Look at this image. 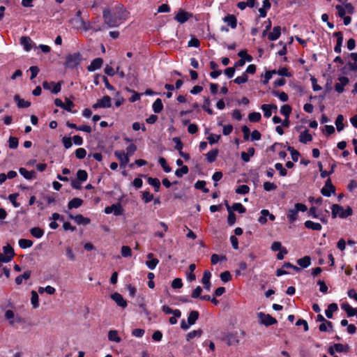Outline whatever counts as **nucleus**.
<instances>
[{
	"instance_id": "nucleus-1",
	"label": "nucleus",
	"mask_w": 357,
	"mask_h": 357,
	"mask_svg": "<svg viewBox=\"0 0 357 357\" xmlns=\"http://www.w3.org/2000/svg\"><path fill=\"white\" fill-rule=\"evenodd\" d=\"M102 17L108 27H116L124 20L121 8L119 10L116 8L113 12H111L109 8H105L103 10Z\"/></svg>"
},
{
	"instance_id": "nucleus-2",
	"label": "nucleus",
	"mask_w": 357,
	"mask_h": 357,
	"mask_svg": "<svg viewBox=\"0 0 357 357\" xmlns=\"http://www.w3.org/2000/svg\"><path fill=\"white\" fill-rule=\"evenodd\" d=\"M332 210V215L333 218H335L337 215L342 218H347L350 216L353 213V211L351 207L347 206L346 209H344L340 205L333 204L331 206Z\"/></svg>"
},
{
	"instance_id": "nucleus-3",
	"label": "nucleus",
	"mask_w": 357,
	"mask_h": 357,
	"mask_svg": "<svg viewBox=\"0 0 357 357\" xmlns=\"http://www.w3.org/2000/svg\"><path fill=\"white\" fill-rule=\"evenodd\" d=\"M307 209V206L301 203H297L295 204L294 208H290L287 214V218L290 222H295L298 218V211L305 212Z\"/></svg>"
},
{
	"instance_id": "nucleus-4",
	"label": "nucleus",
	"mask_w": 357,
	"mask_h": 357,
	"mask_svg": "<svg viewBox=\"0 0 357 357\" xmlns=\"http://www.w3.org/2000/svg\"><path fill=\"white\" fill-rule=\"evenodd\" d=\"M82 55L79 52L70 54L66 56L65 66L69 68H76L81 62Z\"/></svg>"
},
{
	"instance_id": "nucleus-5",
	"label": "nucleus",
	"mask_w": 357,
	"mask_h": 357,
	"mask_svg": "<svg viewBox=\"0 0 357 357\" xmlns=\"http://www.w3.org/2000/svg\"><path fill=\"white\" fill-rule=\"evenodd\" d=\"M257 317L260 320V323L265 326H271L277 323V320L268 314L259 312Z\"/></svg>"
},
{
	"instance_id": "nucleus-6",
	"label": "nucleus",
	"mask_w": 357,
	"mask_h": 357,
	"mask_svg": "<svg viewBox=\"0 0 357 357\" xmlns=\"http://www.w3.org/2000/svg\"><path fill=\"white\" fill-rule=\"evenodd\" d=\"M43 87L44 89L50 90L52 93L56 94L60 92L61 89V83H55L54 82H48L45 81L43 83Z\"/></svg>"
},
{
	"instance_id": "nucleus-7",
	"label": "nucleus",
	"mask_w": 357,
	"mask_h": 357,
	"mask_svg": "<svg viewBox=\"0 0 357 357\" xmlns=\"http://www.w3.org/2000/svg\"><path fill=\"white\" fill-rule=\"evenodd\" d=\"M336 9L338 12V15L340 17L345 16L346 13H353L354 7L351 3H345L343 5H337Z\"/></svg>"
},
{
	"instance_id": "nucleus-8",
	"label": "nucleus",
	"mask_w": 357,
	"mask_h": 357,
	"mask_svg": "<svg viewBox=\"0 0 357 357\" xmlns=\"http://www.w3.org/2000/svg\"><path fill=\"white\" fill-rule=\"evenodd\" d=\"M123 209L119 204H112L105 208L106 214L113 213L114 215H121L123 214Z\"/></svg>"
},
{
	"instance_id": "nucleus-9",
	"label": "nucleus",
	"mask_w": 357,
	"mask_h": 357,
	"mask_svg": "<svg viewBox=\"0 0 357 357\" xmlns=\"http://www.w3.org/2000/svg\"><path fill=\"white\" fill-rule=\"evenodd\" d=\"M111 98L108 96H105L100 100H98L96 103L93 104V108H108L111 107Z\"/></svg>"
},
{
	"instance_id": "nucleus-10",
	"label": "nucleus",
	"mask_w": 357,
	"mask_h": 357,
	"mask_svg": "<svg viewBox=\"0 0 357 357\" xmlns=\"http://www.w3.org/2000/svg\"><path fill=\"white\" fill-rule=\"evenodd\" d=\"M114 155L120 161V166L125 168L126 165L129 162V157L123 151H115Z\"/></svg>"
},
{
	"instance_id": "nucleus-11",
	"label": "nucleus",
	"mask_w": 357,
	"mask_h": 357,
	"mask_svg": "<svg viewBox=\"0 0 357 357\" xmlns=\"http://www.w3.org/2000/svg\"><path fill=\"white\" fill-rule=\"evenodd\" d=\"M335 192V188L331 183V178H328L325 185L322 188L321 192L324 196L330 197L332 192Z\"/></svg>"
},
{
	"instance_id": "nucleus-12",
	"label": "nucleus",
	"mask_w": 357,
	"mask_h": 357,
	"mask_svg": "<svg viewBox=\"0 0 357 357\" xmlns=\"http://www.w3.org/2000/svg\"><path fill=\"white\" fill-rule=\"evenodd\" d=\"M211 273L209 271L206 270L204 272L203 277L202 279V282L204 285V289L209 291L211 290Z\"/></svg>"
},
{
	"instance_id": "nucleus-13",
	"label": "nucleus",
	"mask_w": 357,
	"mask_h": 357,
	"mask_svg": "<svg viewBox=\"0 0 357 357\" xmlns=\"http://www.w3.org/2000/svg\"><path fill=\"white\" fill-rule=\"evenodd\" d=\"M338 81L335 85V89L337 92L341 93L344 91V86L349 83V79L346 77H340Z\"/></svg>"
},
{
	"instance_id": "nucleus-14",
	"label": "nucleus",
	"mask_w": 357,
	"mask_h": 357,
	"mask_svg": "<svg viewBox=\"0 0 357 357\" xmlns=\"http://www.w3.org/2000/svg\"><path fill=\"white\" fill-rule=\"evenodd\" d=\"M103 63V60L101 58H96L93 59L90 65L87 67V70L89 72H93L98 69H100Z\"/></svg>"
},
{
	"instance_id": "nucleus-15",
	"label": "nucleus",
	"mask_w": 357,
	"mask_h": 357,
	"mask_svg": "<svg viewBox=\"0 0 357 357\" xmlns=\"http://www.w3.org/2000/svg\"><path fill=\"white\" fill-rule=\"evenodd\" d=\"M111 298L119 306L123 308H125L127 306V302L120 294L117 292L114 293L112 294Z\"/></svg>"
},
{
	"instance_id": "nucleus-16",
	"label": "nucleus",
	"mask_w": 357,
	"mask_h": 357,
	"mask_svg": "<svg viewBox=\"0 0 357 357\" xmlns=\"http://www.w3.org/2000/svg\"><path fill=\"white\" fill-rule=\"evenodd\" d=\"M225 340L229 346L237 345L239 343L237 333H228Z\"/></svg>"
},
{
	"instance_id": "nucleus-17",
	"label": "nucleus",
	"mask_w": 357,
	"mask_h": 357,
	"mask_svg": "<svg viewBox=\"0 0 357 357\" xmlns=\"http://www.w3.org/2000/svg\"><path fill=\"white\" fill-rule=\"evenodd\" d=\"M70 218L77 224V225H89L91 222V220L88 218L84 217L82 215H77L75 216L70 215Z\"/></svg>"
},
{
	"instance_id": "nucleus-18",
	"label": "nucleus",
	"mask_w": 357,
	"mask_h": 357,
	"mask_svg": "<svg viewBox=\"0 0 357 357\" xmlns=\"http://www.w3.org/2000/svg\"><path fill=\"white\" fill-rule=\"evenodd\" d=\"M333 36L337 38V44L334 47V51L337 53H340L343 42V35L341 32H335Z\"/></svg>"
},
{
	"instance_id": "nucleus-19",
	"label": "nucleus",
	"mask_w": 357,
	"mask_h": 357,
	"mask_svg": "<svg viewBox=\"0 0 357 357\" xmlns=\"http://www.w3.org/2000/svg\"><path fill=\"white\" fill-rule=\"evenodd\" d=\"M312 140V136L307 130L301 132L299 135V142L303 144H307Z\"/></svg>"
},
{
	"instance_id": "nucleus-20",
	"label": "nucleus",
	"mask_w": 357,
	"mask_h": 357,
	"mask_svg": "<svg viewBox=\"0 0 357 357\" xmlns=\"http://www.w3.org/2000/svg\"><path fill=\"white\" fill-rule=\"evenodd\" d=\"M280 35H281L280 26H275L273 29V31L268 34V40H270L271 41H274V40H276L277 39H278L280 38Z\"/></svg>"
},
{
	"instance_id": "nucleus-21",
	"label": "nucleus",
	"mask_w": 357,
	"mask_h": 357,
	"mask_svg": "<svg viewBox=\"0 0 357 357\" xmlns=\"http://www.w3.org/2000/svg\"><path fill=\"white\" fill-rule=\"evenodd\" d=\"M223 21L228 24L231 29H235L237 26L236 17L233 15H227L223 19Z\"/></svg>"
},
{
	"instance_id": "nucleus-22",
	"label": "nucleus",
	"mask_w": 357,
	"mask_h": 357,
	"mask_svg": "<svg viewBox=\"0 0 357 357\" xmlns=\"http://www.w3.org/2000/svg\"><path fill=\"white\" fill-rule=\"evenodd\" d=\"M32 40L28 36H23L20 39V44L23 46L25 51L29 52L31 49Z\"/></svg>"
},
{
	"instance_id": "nucleus-23",
	"label": "nucleus",
	"mask_w": 357,
	"mask_h": 357,
	"mask_svg": "<svg viewBox=\"0 0 357 357\" xmlns=\"http://www.w3.org/2000/svg\"><path fill=\"white\" fill-rule=\"evenodd\" d=\"M108 340L116 343H119L121 342V338L119 336V333L116 330L109 331Z\"/></svg>"
},
{
	"instance_id": "nucleus-24",
	"label": "nucleus",
	"mask_w": 357,
	"mask_h": 357,
	"mask_svg": "<svg viewBox=\"0 0 357 357\" xmlns=\"http://www.w3.org/2000/svg\"><path fill=\"white\" fill-rule=\"evenodd\" d=\"M255 150L252 147H250L248 149L247 152H242L241 154V159L244 162H249L250 160V158L252 157L255 155Z\"/></svg>"
},
{
	"instance_id": "nucleus-25",
	"label": "nucleus",
	"mask_w": 357,
	"mask_h": 357,
	"mask_svg": "<svg viewBox=\"0 0 357 357\" xmlns=\"http://www.w3.org/2000/svg\"><path fill=\"white\" fill-rule=\"evenodd\" d=\"M19 172L26 179L31 180L36 178V172L34 171H28L25 168H20Z\"/></svg>"
},
{
	"instance_id": "nucleus-26",
	"label": "nucleus",
	"mask_w": 357,
	"mask_h": 357,
	"mask_svg": "<svg viewBox=\"0 0 357 357\" xmlns=\"http://www.w3.org/2000/svg\"><path fill=\"white\" fill-rule=\"evenodd\" d=\"M304 225L306 228L314 231H320L322 228V226L320 223L314 222L311 220L305 221Z\"/></svg>"
},
{
	"instance_id": "nucleus-27",
	"label": "nucleus",
	"mask_w": 357,
	"mask_h": 357,
	"mask_svg": "<svg viewBox=\"0 0 357 357\" xmlns=\"http://www.w3.org/2000/svg\"><path fill=\"white\" fill-rule=\"evenodd\" d=\"M14 100L17 103V107L20 108L28 107L31 105L30 102L26 101L21 98L19 95H15L14 96Z\"/></svg>"
},
{
	"instance_id": "nucleus-28",
	"label": "nucleus",
	"mask_w": 357,
	"mask_h": 357,
	"mask_svg": "<svg viewBox=\"0 0 357 357\" xmlns=\"http://www.w3.org/2000/svg\"><path fill=\"white\" fill-rule=\"evenodd\" d=\"M83 204V200L80 198H73L68 204L69 209L77 208Z\"/></svg>"
},
{
	"instance_id": "nucleus-29",
	"label": "nucleus",
	"mask_w": 357,
	"mask_h": 357,
	"mask_svg": "<svg viewBox=\"0 0 357 357\" xmlns=\"http://www.w3.org/2000/svg\"><path fill=\"white\" fill-rule=\"evenodd\" d=\"M189 14L184 11H179L175 16V20L180 23H184L189 19Z\"/></svg>"
},
{
	"instance_id": "nucleus-30",
	"label": "nucleus",
	"mask_w": 357,
	"mask_h": 357,
	"mask_svg": "<svg viewBox=\"0 0 357 357\" xmlns=\"http://www.w3.org/2000/svg\"><path fill=\"white\" fill-rule=\"evenodd\" d=\"M341 307L347 312L348 317H353L356 314L355 308L352 307L349 303H343Z\"/></svg>"
},
{
	"instance_id": "nucleus-31",
	"label": "nucleus",
	"mask_w": 357,
	"mask_h": 357,
	"mask_svg": "<svg viewBox=\"0 0 357 357\" xmlns=\"http://www.w3.org/2000/svg\"><path fill=\"white\" fill-rule=\"evenodd\" d=\"M337 308V305L336 303L330 304L327 309L325 310L326 316L328 318L331 319L333 317V313L335 312Z\"/></svg>"
},
{
	"instance_id": "nucleus-32",
	"label": "nucleus",
	"mask_w": 357,
	"mask_h": 357,
	"mask_svg": "<svg viewBox=\"0 0 357 357\" xmlns=\"http://www.w3.org/2000/svg\"><path fill=\"white\" fill-rule=\"evenodd\" d=\"M152 108L155 113H160L163 109L161 99L157 98L153 103Z\"/></svg>"
},
{
	"instance_id": "nucleus-33",
	"label": "nucleus",
	"mask_w": 357,
	"mask_h": 357,
	"mask_svg": "<svg viewBox=\"0 0 357 357\" xmlns=\"http://www.w3.org/2000/svg\"><path fill=\"white\" fill-rule=\"evenodd\" d=\"M162 309L165 314H173L174 315L178 317H180L181 316V312L179 310H172L167 305H163Z\"/></svg>"
},
{
	"instance_id": "nucleus-34",
	"label": "nucleus",
	"mask_w": 357,
	"mask_h": 357,
	"mask_svg": "<svg viewBox=\"0 0 357 357\" xmlns=\"http://www.w3.org/2000/svg\"><path fill=\"white\" fill-rule=\"evenodd\" d=\"M202 335V331L201 329L190 331L186 335V340L190 341L195 337H199Z\"/></svg>"
},
{
	"instance_id": "nucleus-35",
	"label": "nucleus",
	"mask_w": 357,
	"mask_h": 357,
	"mask_svg": "<svg viewBox=\"0 0 357 357\" xmlns=\"http://www.w3.org/2000/svg\"><path fill=\"white\" fill-rule=\"evenodd\" d=\"M31 276V271H26L22 275L17 276L15 278V282L17 284H21L22 283L23 280H28Z\"/></svg>"
},
{
	"instance_id": "nucleus-36",
	"label": "nucleus",
	"mask_w": 357,
	"mask_h": 357,
	"mask_svg": "<svg viewBox=\"0 0 357 357\" xmlns=\"http://www.w3.org/2000/svg\"><path fill=\"white\" fill-rule=\"evenodd\" d=\"M30 232L33 236L37 238H40L44 235V231L37 227L31 228Z\"/></svg>"
},
{
	"instance_id": "nucleus-37",
	"label": "nucleus",
	"mask_w": 357,
	"mask_h": 357,
	"mask_svg": "<svg viewBox=\"0 0 357 357\" xmlns=\"http://www.w3.org/2000/svg\"><path fill=\"white\" fill-rule=\"evenodd\" d=\"M31 303L33 308H37L39 306V298L36 291H31Z\"/></svg>"
},
{
	"instance_id": "nucleus-38",
	"label": "nucleus",
	"mask_w": 357,
	"mask_h": 357,
	"mask_svg": "<svg viewBox=\"0 0 357 357\" xmlns=\"http://www.w3.org/2000/svg\"><path fill=\"white\" fill-rule=\"evenodd\" d=\"M297 262L300 266L303 268H307L310 265L311 259L310 257L306 256L298 259Z\"/></svg>"
},
{
	"instance_id": "nucleus-39",
	"label": "nucleus",
	"mask_w": 357,
	"mask_h": 357,
	"mask_svg": "<svg viewBox=\"0 0 357 357\" xmlns=\"http://www.w3.org/2000/svg\"><path fill=\"white\" fill-rule=\"evenodd\" d=\"M261 109L264 115L266 118H269L272 114V106L270 104H264L261 105Z\"/></svg>"
},
{
	"instance_id": "nucleus-40",
	"label": "nucleus",
	"mask_w": 357,
	"mask_h": 357,
	"mask_svg": "<svg viewBox=\"0 0 357 357\" xmlns=\"http://www.w3.org/2000/svg\"><path fill=\"white\" fill-rule=\"evenodd\" d=\"M198 317H199V312L197 311L193 310V311L190 312V313L189 314V316L188 317V322L190 324L193 325L197 320Z\"/></svg>"
},
{
	"instance_id": "nucleus-41",
	"label": "nucleus",
	"mask_w": 357,
	"mask_h": 357,
	"mask_svg": "<svg viewBox=\"0 0 357 357\" xmlns=\"http://www.w3.org/2000/svg\"><path fill=\"white\" fill-rule=\"evenodd\" d=\"M218 151L217 149H213L208 151L206 154V159L209 162H213L216 160Z\"/></svg>"
},
{
	"instance_id": "nucleus-42",
	"label": "nucleus",
	"mask_w": 357,
	"mask_h": 357,
	"mask_svg": "<svg viewBox=\"0 0 357 357\" xmlns=\"http://www.w3.org/2000/svg\"><path fill=\"white\" fill-rule=\"evenodd\" d=\"M19 245L22 249L30 248L33 245V241L29 239L21 238L19 240Z\"/></svg>"
},
{
	"instance_id": "nucleus-43",
	"label": "nucleus",
	"mask_w": 357,
	"mask_h": 357,
	"mask_svg": "<svg viewBox=\"0 0 357 357\" xmlns=\"http://www.w3.org/2000/svg\"><path fill=\"white\" fill-rule=\"evenodd\" d=\"M344 116L342 114H339L337 116L336 121H335V126L337 128V130L338 132L342 131L344 129Z\"/></svg>"
},
{
	"instance_id": "nucleus-44",
	"label": "nucleus",
	"mask_w": 357,
	"mask_h": 357,
	"mask_svg": "<svg viewBox=\"0 0 357 357\" xmlns=\"http://www.w3.org/2000/svg\"><path fill=\"white\" fill-rule=\"evenodd\" d=\"M261 215L258 219L259 223L264 225L267 222V217L269 215V211L267 209H263L260 212Z\"/></svg>"
},
{
	"instance_id": "nucleus-45",
	"label": "nucleus",
	"mask_w": 357,
	"mask_h": 357,
	"mask_svg": "<svg viewBox=\"0 0 357 357\" xmlns=\"http://www.w3.org/2000/svg\"><path fill=\"white\" fill-rule=\"evenodd\" d=\"M148 183L149 185H151L155 188V190L156 192L158 191V190L160 187V182L158 178L149 177L148 178Z\"/></svg>"
},
{
	"instance_id": "nucleus-46",
	"label": "nucleus",
	"mask_w": 357,
	"mask_h": 357,
	"mask_svg": "<svg viewBox=\"0 0 357 357\" xmlns=\"http://www.w3.org/2000/svg\"><path fill=\"white\" fill-rule=\"evenodd\" d=\"M332 328H333L332 322L327 321V320L326 321L321 323L319 326V331H322V332L327 331L328 329H332Z\"/></svg>"
},
{
	"instance_id": "nucleus-47",
	"label": "nucleus",
	"mask_w": 357,
	"mask_h": 357,
	"mask_svg": "<svg viewBox=\"0 0 357 357\" xmlns=\"http://www.w3.org/2000/svg\"><path fill=\"white\" fill-rule=\"evenodd\" d=\"M3 254L7 256V257H9V259L11 260L14 256V250L9 245H7L3 248Z\"/></svg>"
},
{
	"instance_id": "nucleus-48",
	"label": "nucleus",
	"mask_w": 357,
	"mask_h": 357,
	"mask_svg": "<svg viewBox=\"0 0 357 357\" xmlns=\"http://www.w3.org/2000/svg\"><path fill=\"white\" fill-rule=\"evenodd\" d=\"M291 112V107L289 105H284L280 108V113L287 118H289Z\"/></svg>"
},
{
	"instance_id": "nucleus-49",
	"label": "nucleus",
	"mask_w": 357,
	"mask_h": 357,
	"mask_svg": "<svg viewBox=\"0 0 357 357\" xmlns=\"http://www.w3.org/2000/svg\"><path fill=\"white\" fill-rule=\"evenodd\" d=\"M77 177L80 182H84L87 180L88 174L85 170L79 169L77 172Z\"/></svg>"
},
{
	"instance_id": "nucleus-50",
	"label": "nucleus",
	"mask_w": 357,
	"mask_h": 357,
	"mask_svg": "<svg viewBox=\"0 0 357 357\" xmlns=\"http://www.w3.org/2000/svg\"><path fill=\"white\" fill-rule=\"evenodd\" d=\"M188 173V167L187 166H182L181 168L177 169L175 171V175L177 177H182L183 175Z\"/></svg>"
},
{
	"instance_id": "nucleus-51",
	"label": "nucleus",
	"mask_w": 357,
	"mask_h": 357,
	"mask_svg": "<svg viewBox=\"0 0 357 357\" xmlns=\"http://www.w3.org/2000/svg\"><path fill=\"white\" fill-rule=\"evenodd\" d=\"M5 317L6 319L9 320L10 324H14L15 322L14 321L15 312L11 310H7L5 312Z\"/></svg>"
},
{
	"instance_id": "nucleus-52",
	"label": "nucleus",
	"mask_w": 357,
	"mask_h": 357,
	"mask_svg": "<svg viewBox=\"0 0 357 357\" xmlns=\"http://www.w3.org/2000/svg\"><path fill=\"white\" fill-rule=\"evenodd\" d=\"M158 162L162 166V169L165 172L168 173L171 172L172 169L167 164L166 160L164 158H160L158 160Z\"/></svg>"
},
{
	"instance_id": "nucleus-53",
	"label": "nucleus",
	"mask_w": 357,
	"mask_h": 357,
	"mask_svg": "<svg viewBox=\"0 0 357 357\" xmlns=\"http://www.w3.org/2000/svg\"><path fill=\"white\" fill-rule=\"evenodd\" d=\"M261 117V116L259 112H252L248 115V119L251 122H258Z\"/></svg>"
},
{
	"instance_id": "nucleus-54",
	"label": "nucleus",
	"mask_w": 357,
	"mask_h": 357,
	"mask_svg": "<svg viewBox=\"0 0 357 357\" xmlns=\"http://www.w3.org/2000/svg\"><path fill=\"white\" fill-rule=\"evenodd\" d=\"M248 80V77L245 73L242 74L241 76L237 77L234 79V82L237 84H241L247 82Z\"/></svg>"
},
{
	"instance_id": "nucleus-55",
	"label": "nucleus",
	"mask_w": 357,
	"mask_h": 357,
	"mask_svg": "<svg viewBox=\"0 0 357 357\" xmlns=\"http://www.w3.org/2000/svg\"><path fill=\"white\" fill-rule=\"evenodd\" d=\"M249 187L246 185H241L236 189V192L240 195H245L249 192Z\"/></svg>"
},
{
	"instance_id": "nucleus-56",
	"label": "nucleus",
	"mask_w": 357,
	"mask_h": 357,
	"mask_svg": "<svg viewBox=\"0 0 357 357\" xmlns=\"http://www.w3.org/2000/svg\"><path fill=\"white\" fill-rule=\"evenodd\" d=\"M74 106H75L74 103L70 100H69L68 98H66L62 108L63 109L67 110L68 112H72V108Z\"/></svg>"
},
{
	"instance_id": "nucleus-57",
	"label": "nucleus",
	"mask_w": 357,
	"mask_h": 357,
	"mask_svg": "<svg viewBox=\"0 0 357 357\" xmlns=\"http://www.w3.org/2000/svg\"><path fill=\"white\" fill-rule=\"evenodd\" d=\"M121 255L123 257H128L132 255V250L129 246L123 245L121 248Z\"/></svg>"
},
{
	"instance_id": "nucleus-58",
	"label": "nucleus",
	"mask_w": 357,
	"mask_h": 357,
	"mask_svg": "<svg viewBox=\"0 0 357 357\" xmlns=\"http://www.w3.org/2000/svg\"><path fill=\"white\" fill-rule=\"evenodd\" d=\"M211 263L213 264H216L220 261H225L227 259L225 256H220L216 254H213L211 255Z\"/></svg>"
},
{
	"instance_id": "nucleus-59",
	"label": "nucleus",
	"mask_w": 357,
	"mask_h": 357,
	"mask_svg": "<svg viewBox=\"0 0 357 357\" xmlns=\"http://www.w3.org/2000/svg\"><path fill=\"white\" fill-rule=\"evenodd\" d=\"M159 263V261L154 258L153 259H151V260H147L146 261V265L147 266V267L151 269V270H153L156 266Z\"/></svg>"
},
{
	"instance_id": "nucleus-60",
	"label": "nucleus",
	"mask_w": 357,
	"mask_h": 357,
	"mask_svg": "<svg viewBox=\"0 0 357 357\" xmlns=\"http://www.w3.org/2000/svg\"><path fill=\"white\" fill-rule=\"evenodd\" d=\"M173 142L175 143V149L178 151L179 153L181 151H182V149H183V144L181 142L180 138L177 137H175L173 138Z\"/></svg>"
},
{
	"instance_id": "nucleus-61",
	"label": "nucleus",
	"mask_w": 357,
	"mask_h": 357,
	"mask_svg": "<svg viewBox=\"0 0 357 357\" xmlns=\"http://www.w3.org/2000/svg\"><path fill=\"white\" fill-rule=\"evenodd\" d=\"M238 56L241 57V59H245V61L250 62L252 60V57L248 54L245 50L240 51Z\"/></svg>"
},
{
	"instance_id": "nucleus-62",
	"label": "nucleus",
	"mask_w": 357,
	"mask_h": 357,
	"mask_svg": "<svg viewBox=\"0 0 357 357\" xmlns=\"http://www.w3.org/2000/svg\"><path fill=\"white\" fill-rule=\"evenodd\" d=\"M334 349L337 352H347L349 347L342 344H335L334 345Z\"/></svg>"
},
{
	"instance_id": "nucleus-63",
	"label": "nucleus",
	"mask_w": 357,
	"mask_h": 357,
	"mask_svg": "<svg viewBox=\"0 0 357 357\" xmlns=\"http://www.w3.org/2000/svg\"><path fill=\"white\" fill-rule=\"evenodd\" d=\"M277 188V185L274 183L266 181L264 183V189L266 191L275 190Z\"/></svg>"
},
{
	"instance_id": "nucleus-64",
	"label": "nucleus",
	"mask_w": 357,
	"mask_h": 357,
	"mask_svg": "<svg viewBox=\"0 0 357 357\" xmlns=\"http://www.w3.org/2000/svg\"><path fill=\"white\" fill-rule=\"evenodd\" d=\"M137 150V146L134 144H130L127 148H126V153H125L128 157L132 155Z\"/></svg>"
}]
</instances>
